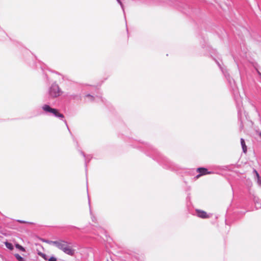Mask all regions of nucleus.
<instances>
[{
    "label": "nucleus",
    "instance_id": "1",
    "mask_svg": "<svg viewBox=\"0 0 261 261\" xmlns=\"http://www.w3.org/2000/svg\"><path fill=\"white\" fill-rule=\"evenodd\" d=\"M61 93L62 91L57 84L56 83L52 84L49 90V95L51 97H57L61 95Z\"/></svg>",
    "mask_w": 261,
    "mask_h": 261
},
{
    "label": "nucleus",
    "instance_id": "2",
    "mask_svg": "<svg viewBox=\"0 0 261 261\" xmlns=\"http://www.w3.org/2000/svg\"><path fill=\"white\" fill-rule=\"evenodd\" d=\"M60 249L62 250L66 254L70 256H72L74 254V250L65 242H64L63 245L60 246Z\"/></svg>",
    "mask_w": 261,
    "mask_h": 261
},
{
    "label": "nucleus",
    "instance_id": "3",
    "mask_svg": "<svg viewBox=\"0 0 261 261\" xmlns=\"http://www.w3.org/2000/svg\"><path fill=\"white\" fill-rule=\"evenodd\" d=\"M43 109L45 111L53 113L55 116L57 117H60L62 118H64V115L58 112V110L51 108L48 105H44L43 107Z\"/></svg>",
    "mask_w": 261,
    "mask_h": 261
},
{
    "label": "nucleus",
    "instance_id": "4",
    "mask_svg": "<svg viewBox=\"0 0 261 261\" xmlns=\"http://www.w3.org/2000/svg\"><path fill=\"white\" fill-rule=\"evenodd\" d=\"M197 172L199 174L196 176L197 179L199 178L200 176L206 175L211 174L212 173V172L208 171L207 169L205 168L201 167L197 169Z\"/></svg>",
    "mask_w": 261,
    "mask_h": 261
},
{
    "label": "nucleus",
    "instance_id": "5",
    "mask_svg": "<svg viewBox=\"0 0 261 261\" xmlns=\"http://www.w3.org/2000/svg\"><path fill=\"white\" fill-rule=\"evenodd\" d=\"M196 212L197 216L199 218L202 219H207L210 217V215L203 210L197 209L196 210Z\"/></svg>",
    "mask_w": 261,
    "mask_h": 261
},
{
    "label": "nucleus",
    "instance_id": "6",
    "mask_svg": "<svg viewBox=\"0 0 261 261\" xmlns=\"http://www.w3.org/2000/svg\"><path fill=\"white\" fill-rule=\"evenodd\" d=\"M44 242L47 243H48V244H53L55 245L59 249H60V246H61L64 243V242L60 243V242H59L57 241H45Z\"/></svg>",
    "mask_w": 261,
    "mask_h": 261
},
{
    "label": "nucleus",
    "instance_id": "7",
    "mask_svg": "<svg viewBox=\"0 0 261 261\" xmlns=\"http://www.w3.org/2000/svg\"><path fill=\"white\" fill-rule=\"evenodd\" d=\"M241 145L242 147L243 152L244 153H246L247 150V146L246 145L245 140L242 138L241 139Z\"/></svg>",
    "mask_w": 261,
    "mask_h": 261
},
{
    "label": "nucleus",
    "instance_id": "8",
    "mask_svg": "<svg viewBox=\"0 0 261 261\" xmlns=\"http://www.w3.org/2000/svg\"><path fill=\"white\" fill-rule=\"evenodd\" d=\"M5 245L7 248L10 250H12L13 249V246L11 243L6 242H5Z\"/></svg>",
    "mask_w": 261,
    "mask_h": 261
},
{
    "label": "nucleus",
    "instance_id": "9",
    "mask_svg": "<svg viewBox=\"0 0 261 261\" xmlns=\"http://www.w3.org/2000/svg\"><path fill=\"white\" fill-rule=\"evenodd\" d=\"M15 247L16 248L18 249L19 250L22 251H25V249L21 245H19L18 244H16L15 245Z\"/></svg>",
    "mask_w": 261,
    "mask_h": 261
},
{
    "label": "nucleus",
    "instance_id": "10",
    "mask_svg": "<svg viewBox=\"0 0 261 261\" xmlns=\"http://www.w3.org/2000/svg\"><path fill=\"white\" fill-rule=\"evenodd\" d=\"M38 254L39 256H40L41 257H42L43 259L46 260L47 258V256L46 254L43 253H41V252H38Z\"/></svg>",
    "mask_w": 261,
    "mask_h": 261
},
{
    "label": "nucleus",
    "instance_id": "11",
    "mask_svg": "<svg viewBox=\"0 0 261 261\" xmlns=\"http://www.w3.org/2000/svg\"><path fill=\"white\" fill-rule=\"evenodd\" d=\"M16 258L19 260V261H24L23 258H22L20 255L18 254H16L15 255Z\"/></svg>",
    "mask_w": 261,
    "mask_h": 261
},
{
    "label": "nucleus",
    "instance_id": "12",
    "mask_svg": "<svg viewBox=\"0 0 261 261\" xmlns=\"http://www.w3.org/2000/svg\"><path fill=\"white\" fill-rule=\"evenodd\" d=\"M48 261H57V258L52 256L48 259Z\"/></svg>",
    "mask_w": 261,
    "mask_h": 261
},
{
    "label": "nucleus",
    "instance_id": "13",
    "mask_svg": "<svg viewBox=\"0 0 261 261\" xmlns=\"http://www.w3.org/2000/svg\"><path fill=\"white\" fill-rule=\"evenodd\" d=\"M254 172L255 173V175H256V176L257 177V179L258 178H259L260 177L259 176V174L258 173V172H257L256 170H254Z\"/></svg>",
    "mask_w": 261,
    "mask_h": 261
},
{
    "label": "nucleus",
    "instance_id": "14",
    "mask_svg": "<svg viewBox=\"0 0 261 261\" xmlns=\"http://www.w3.org/2000/svg\"><path fill=\"white\" fill-rule=\"evenodd\" d=\"M257 183L259 186H261V178L257 179Z\"/></svg>",
    "mask_w": 261,
    "mask_h": 261
},
{
    "label": "nucleus",
    "instance_id": "15",
    "mask_svg": "<svg viewBox=\"0 0 261 261\" xmlns=\"http://www.w3.org/2000/svg\"><path fill=\"white\" fill-rule=\"evenodd\" d=\"M256 70H257L258 74L261 76V73L257 69Z\"/></svg>",
    "mask_w": 261,
    "mask_h": 261
},
{
    "label": "nucleus",
    "instance_id": "16",
    "mask_svg": "<svg viewBox=\"0 0 261 261\" xmlns=\"http://www.w3.org/2000/svg\"><path fill=\"white\" fill-rule=\"evenodd\" d=\"M259 135L261 137V133H259Z\"/></svg>",
    "mask_w": 261,
    "mask_h": 261
}]
</instances>
